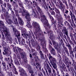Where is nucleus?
Listing matches in <instances>:
<instances>
[{
  "mask_svg": "<svg viewBox=\"0 0 76 76\" xmlns=\"http://www.w3.org/2000/svg\"><path fill=\"white\" fill-rule=\"evenodd\" d=\"M29 3L31 5H33L34 7H35L37 8V10L39 12V14L40 15L41 18V21L42 22V23L43 24L45 28V29L47 31V32H53V31L50 30L51 28V26L49 24L48 22V20L46 18V17L44 15L43 12L41 9L38 6L37 3L35 2V1H32V2L29 1Z\"/></svg>",
  "mask_w": 76,
  "mask_h": 76,
  "instance_id": "obj_1",
  "label": "nucleus"
},
{
  "mask_svg": "<svg viewBox=\"0 0 76 76\" xmlns=\"http://www.w3.org/2000/svg\"><path fill=\"white\" fill-rule=\"evenodd\" d=\"M17 48L20 54L21 58L23 60V62H22L21 61V59L20 58L19 59V61L20 62V64L25 67H27L30 73H31V76H37V71H36L35 73L32 70V69H31V66L28 64L26 53L24 52H22L23 51V49L18 47H17Z\"/></svg>",
  "mask_w": 76,
  "mask_h": 76,
  "instance_id": "obj_2",
  "label": "nucleus"
},
{
  "mask_svg": "<svg viewBox=\"0 0 76 76\" xmlns=\"http://www.w3.org/2000/svg\"><path fill=\"white\" fill-rule=\"evenodd\" d=\"M32 25L35 29L34 34L36 37H42L44 36V32L41 30L40 26L38 23L34 21L32 23Z\"/></svg>",
  "mask_w": 76,
  "mask_h": 76,
  "instance_id": "obj_3",
  "label": "nucleus"
},
{
  "mask_svg": "<svg viewBox=\"0 0 76 76\" xmlns=\"http://www.w3.org/2000/svg\"><path fill=\"white\" fill-rule=\"evenodd\" d=\"M11 26H12L13 28V31L14 33V34L15 36L17 37L18 38V41L19 42V44L20 45H21L22 46H23L24 47H25V40L24 39H23V41L20 42V32L18 30L16 29V28H14V26H13L12 25Z\"/></svg>",
  "mask_w": 76,
  "mask_h": 76,
  "instance_id": "obj_4",
  "label": "nucleus"
},
{
  "mask_svg": "<svg viewBox=\"0 0 76 76\" xmlns=\"http://www.w3.org/2000/svg\"><path fill=\"white\" fill-rule=\"evenodd\" d=\"M2 45L4 48L5 50L3 52L4 55H5L6 56H10L11 55V52L10 50V48H9V45H8L6 43L4 42H2Z\"/></svg>",
  "mask_w": 76,
  "mask_h": 76,
  "instance_id": "obj_5",
  "label": "nucleus"
},
{
  "mask_svg": "<svg viewBox=\"0 0 76 76\" xmlns=\"http://www.w3.org/2000/svg\"><path fill=\"white\" fill-rule=\"evenodd\" d=\"M2 28H1V26L0 27L1 32L2 35L4 34H3V31H1V30H2V31H3L4 34H5V35L6 39H7V41H8V42L9 43H10V44H12V41H13V39H12V38L11 37L10 33V32H9V31L7 30V28H6L7 32L6 34H5L4 32V31H3V30H2Z\"/></svg>",
  "mask_w": 76,
  "mask_h": 76,
  "instance_id": "obj_6",
  "label": "nucleus"
},
{
  "mask_svg": "<svg viewBox=\"0 0 76 76\" xmlns=\"http://www.w3.org/2000/svg\"><path fill=\"white\" fill-rule=\"evenodd\" d=\"M11 61V64H9V66L10 67H9V66L8 65H7V69L9 70H12V72L15 75H18V71L16 70V68L15 67V66H14V65L12 63V61H13V60H12V59L11 58L10 59Z\"/></svg>",
  "mask_w": 76,
  "mask_h": 76,
  "instance_id": "obj_7",
  "label": "nucleus"
},
{
  "mask_svg": "<svg viewBox=\"0 0 76 76\" xmlns=\"http://www.w3.org/2000/svg\"><path fill=\"white\" fill-rule=\"evenodd\" d=\"M57 14L56 15V18L58 19V23H60L62 25V23H63V18L61 16V15H60V11L59 10L57 9V8L55 7L54 8Z\"/></svg>",
  "mask_w": 76,
  "mask_h": 76,
  "instance_id": "obj_8",
  "label": "nucleus"
},
{
  "mask_svg": "<svg viewBox=\"0 0 76 76\" xmlns=\"http://www.w3.org/2000/svg\"><path fill=\"white\" fill-rule=\"evenodd\" d=\"M18 3L20 7L22 8V9L21 8L20 9L19 13H22V15L23 16H24L25 15H26V13L27 12L29 13L27 10H26L25 9H24V8H23V3L21 2V1H18Z\"/></svg>",
  "mask_w": 76,
  "mask_h": 76,
  "instance_id": "obj_9",
  "label": "nucleus"
},
{
  "mask_svg": "<svg viewBox=\"0 0 76 76\" xmlns=\"http://www.w3.org/2000/svg\"><path fill=\"white\" fill-rule=\"evenodd\" d=\"M25 18L27 22L26 26L28 28H31V24L30 22V20H31V17H30V14L29 13H28L27 12L26 13V14H25Z\"/></svg>",
  "mask_w": 76,
  "mask_h": 76,
  "instance_id": "obj_10",
  "label": "nucleus"
},
{
  "mask_svg": "<svg viewBox=\"0 0 76 76\" xmlns=\"http://www.w3.org/2000/svg\"><path fill=\"white\" fill-rule=\"evenodd\" d=\"M4 15L5 16V20L7 24L8 25H12L13 22L12 21V20L10 18V17L9 15L6 14H5L4 13Z\"/></svg>",
  "mask_w": 76,
  "mask_h": 76,
  "instance_id": "obj_11",
  "label": "nucleus"
},
{
  "mask_svg": "<svg viewBox=\"0 0 76 76\" xmlns=\"http://www.w3.org/2000/svg\"><path fill=\"white\" fill-rule=\"evenodd\" d=\"M42 7H44V9L45 10H46V11L47 12V13L49 16L52 22H53L54 21V18H53V17L51 15V14L49 12V11H48L49 9L48 8V6H46V7L44 5H42Z\"/></svg>",
  "mask_w": 76,
  "mask_h": 76,
  "instance_id": "obj_12",
  "label": "nucleus"
},
{
  "mask_svg": "<svg viewBox=\"0 0 76 76\" xmlns=\"http://www.w3.org/2000/svg\"><path fill=\"white\" fill-rule=\"evenodd\" d=\"M11 10V11L12 15H13L12 19L14 20V24L16 25V26H17L18 27H19V23H18V20H17V18H16L15 16L14 12H13L12 10Z\"/></svg>",
  "mask_w": 76,
  "mask_h": 76,
  "instance_id": "obj_13",
  "label": "nucleus"
},
{
  "mask_svg": "<svg viewBox=\"0 0 76 76\" xmlns=\"http://www.w3.org/2000/svg\"><path fill=\"white\" fill-rule=\"evenodd\" d=\"M1 27V28H2V30L4 31V33L6 34H7V29H6V27L4 25V23L3 21H0V27Z\"/></svg>",
  "mask_w": 76,
  "mask_h": 76,
  "instance_id": "obj_14",
  "label": "nucleus"
},
{
  "mask_svg": "<svg viewBox=\"0 0 76 76\" xmlns=\"http://www.w3.org/2000/svg\"><path fill=\"white\" fill-rule=\"evenodd\" d=\"M14 5V10H15V15L16 16H19V14H18V11L16 10L18 7V5L16 3V2H13Z\"/></svg>",
  "mask_w": 76,
  "mask_h": 76,
  "instance_id": "obj_15",
  "label": "nucleus"
},
{
  "mask_svg": "<svg viewBox=\"0 0 76 76\" xmlns=\"http://www.w3.org/2000/svg\"><path fill=\"white\" fill-rule=\"evenodd\" d=\"M41 42L42 43H40L41 45H42V48H43V50L44 52L45 53H46L48 51L47 50V48L45 47V45H46V44H45V43L44 42V40L43 41L42 40H41Z\"/></svg>",
  "mask_w": 76,
  "mask_h": 76,
  "instance_id": "obj_16",
  "label": "nucleus"
},
{
  "mask_svg": "<svg viewBox=\"0 0 76 76\" xmlns=\"http://www.w3.org/2000/svg\"><path fill=\"white\" fill-rule=\"evenodd\" d=\"M52 41L53 45H54L55 48L56 50H58V48H60V45H61L60 43H58L57 42H56L55 41L53 40H52Z\"/></svg>",
  "mask_w": 76,
  "mask_h": 76,
  "instance_id": "obj_17",
  "label": "nucleus"
},
{
  "mask_svg": "<svg viewBox=\"0 0 76 76\" xmlns=\"http://www.w3.org/2000/svg\"><path fill=\"white\" fill-rule=\"evenodd\" d=\"M34 60H35V62L36 63V65H37V67H38L39 69H41V65L39 63V59L38 57H36L35 58H34Z\"/></svg>",
  "mask_w": 76,
  "mask_h": 76,
  "instance_id": "obj_18",
  "label": "nucleus"
},
{
  "mask_svg": "<svg viewBox=\"0 0 76 76\" xmlns=\"http://www.w3.org/2000/svg\"><path fill=\"white\" fill-rule=\"evenodd\" d=\"M49 58L50 60V63L51 64H54L56 63V59L49 55Z\"/></svg>",
  "mask_w": 76,
  "mask_h": 76,
  "instance_id": "obj_19",
  "label": "nucleus"
},
{
  "mask_svg": "<svg viewBox=\"0 0 76 76\" xmlns=\"http://www.w3.org/2000/svg\"><path fill=\"white\" fill-rule=\"evenodd\" d=\"M48 70V72L49 73V74H48V71H47V70H46V73L48 76H54L53 75V73H52L51 72V69L50 68H48V69H47Z\"/></svg>",
  "mask_w": 76,
  "mask_h": 76,
  "instance_id": "obj_20",
  "label": "nucleus"
},
{
  "mask_svg": "<svg viewBox=\"0 0 76 76\" xmlns=\"http://www.w3.org/2000/svg\"><path fill=\"white\" fill-rule=\"evenodd\" d=\"M18 17V22H19V24H20V25L21 26H22L24 24V23H23V21H22L21 18H20L19 17V15H18V16H16Z\"/></svg>",
  "mask_w": 76,
  "mask_h": 76,
  "instance_id": "obj_21",
  "label": "nucleus"
},
{
  "mask_svg": "<svg viewBox=\"0 0 76 76\" xmlns=\"http://www.w3.org/2000/svg\"><path fill=\"white\" fill-rule=\"evenodd\" d=\"M19 29H20L21 30L22 33H23L22 34V36H23V35H25V33L26 32V29L25 28H23V27H20V28H19Z\"/></svg>",
  "mask_w": 76,
  "mask_h": 76,
  "instance_id": "obj_22",
  "label": "nucleus"
},
{
  "mask_svg": "<svg viewBox=\"0 0 76 76\" xmlns=\"http://www.w3.org/2000/svg\"><path fill=\"white\" fill-rule=\"evenodd\" d=\"M33 9V8H32V9L33 11V15H34V16L35 18H38V19H40V17H39V15H36V13L35 12V11H36V10H34V9Z\"/></svg>",
  "mask_w": 76,
  "mask_h": 76,
  "instance_id": "obj_23",
  "label": "nucleus"
},
{
  "mask_svg": "<svg viewBox=\"0 0 76 76\" xmlns=\"http://www.w3.org/2000/svg\"><path fill=\"white\" fill-rule=\"evenodd\" d=\"M31 52L33 53L32 54L33 56L34 57L33 58L34 59V58H35L36 57H38L37 56H37V53H36V51L34 50V49H31Z\"/></svg>",
  "mask_w": 76,
  "mask_h": 76,
  "instance_id": "obj_24",
  "label": "nucleus"
},
{
  "mask_svg": "<svg viewBox=\"0 0 76 76\" xmlns=\"http://www.w3.org/2000/svg\"><path fill=\"white\" fill-rule=\"evenodd\" d=\"M26 5L27 7H28V9H30L31 8V5H30V4L28 3V0H25V3H24Z\"/></svg>",
  "mask_w": 76,
  "mask_h": 76,
  "instance_id": "obj_25",
  "label": "nucleus"
},
{
  "mask_svg": "<svg viewBox=\"0 0 76 76\" xmlns=\"http://www.w3.org/2000/svg\"><path fill=\"white\" fill-rule=\"evenodd\" d=\"M62 31L64 34H66L68 33V30H67V28L65 27H63V29L62 30Z\"/></svg>",
  "mask_w": 76,
  "mask_h": 76,
  "instance_id": "obj_26",
  "label": "nucleus"
},
{
  "mask_svg": "<svg viewBox=\"0 0 76 76\" xmlns=\"http://www.w3.org/2000/svg\"><path fill=\"white\" fill-rule=\"evenodd\" d=\"M31 64H32V65L35 66L36 69H38V68L37 67V66L36 65H35V61L34 60V59H31Z\"/></svg>",
  "mask_w": 76,
  "mask_h": 76,
  "instance_id": "obj_27",
  "label": "nucleus"
},
{
  "mask_svg": "<svg viewBox=\"0 0 76 76\" xmlns=\"http://www.w3.org/2000/svg\"><path fill=\"white\" fill-rule=\"evenodd\" d=\"M64 9H65V6L64 4H61V7H60V9L62 11V12H64Z\"/></svg>",
  "mask_w": 76,
  "mask_h": 76,
  "instance_id": "obj_28",
  "label": "nucleus"
},
{
  "mask_svg": "<svg viewBox=\"0 0 76 76\" xmlns=\"http://www.w3.org/2000/svg\"><path fill=\"white\" fill-rule=\"evenodd\" d=\"M65 45L67 47L69 50H71L72 49V46L70 45L69 42H68L67 43L66 42H65Z\"/></svg>",
  "mask_w": 76,
  "mask_h": 76,
  "instance_id": "obj_29",
  "label": "nucleus"
},
{
  "mask_svg": "<svg viewBox=\"0 0 76 76\" xmlns=\"http://www.w3.org/2000/svg\"><path fill=\"white\" fill-rule=\"evenodd\" d=\"M60 48H58V50H57L58 53H59L60 54H64L65 52H64V50L62 49L61 50H60Z\"/></svg>",
  "mask_w": 76,
  "mask_h": 76,
  "instance_id": "obj_30",
  "label": "nucleus"
},
{
  "mask_svg": "<svg viewBox=\"0 0 76 76\" xmlns=\"http://www.w3.org/2000/svg\"><path fill=\"white\" fill-rule=\"evenodd\" d=\"M20 76H27L26 72H20Z\"/></svg>",
  "mask_w": 76,
  "mask_h": 76,
  "instance_id": "obj_31",
  "label": "nucleus"
},
{
  "mask_svg": "<svg viewBox=\"0 0 76 76\" xmlns=\"http://www.w3.org/2000/svg\"><path fill=\"white\" fill-rule=\"evenodd\" d=\"M39 53L40 55V57L41 58V59L42 60H44V54L42 53V52L41 51H39Z\"/></svg>",
  "mask_w": 76,
  "mask_h": 76,
  "instance_id": "obj_32",
  "label": "nucleus"
},
{
  "mask_svg": "<svg viewBox=\"0 0 76 76\" xmlns=\"http://www.w3.org/2000/svg\"><path fill=\"white\" fill-rule=\"evenodd\" d=\"M50 53H51L52 54H53L54 56H56V51H55V50H54L53 48H52L50 50Z\"/></svg>",
  "mask_w": 76,
  "mask_h": 76,
  "instance_id": "obj_33",
  "label": "nucleus"
},
{
  "mask_svg": "<svg viewBox=\"0 0 76 76\" xmlns=\"http://www.w3.org/2000/svg\"><path fill=\"white\" fill-rule=\"evenodd\" d=\"M69 58L67 57H66L65 58V59L64 60V63L66 64L67 63L69 62Z\"/></svg>",
  "mask_w": 76,
  "mask_h": 76,
  "instance_id": "obj_34",
  "label": "nucleus"
},
{
  "mask_svg": "<svg viewBox=\"0 0 76 76\" xmlns=\"http://www.w3.org/2000/svg\"><path fill=\"white\" fill-rule=\"evenodd\" d=\"M70 16H71V20H72V24H73L74 26L75 27H76V24H75V23L74 22V20H73V15L72 16V15H70Z\"/></svg>",
  "mask_w": 76,
  "mask_h": 76,
  "instance_id": "obj_35",
  "label": "nucleus"
},
{
  "mask_svg": "<svg viewBox=\"0 0 76 76\" xmlns=\"http://www.w3.org/2000/svg\"><path fill=\"white\" fill-rule=\"evenodd\" d=\"M68 22H69L71 26H72L73 28H74V27H75V26H74V25H73V23H72V20H71L70 18L68 19Z\"/></svg>",
  "mask_w": 76,
  "mask_h": 76,
  "instance_id": "obj_36",
  "label": "nucleus"
},
{
  "mask_svg": "<svg viewBox=\"0 0 76 76\" xmlns=\"http://www.w3.org/2000/svg\"><path fill=\"white\" fill-rule=\"evenodd\" d=\"M44 68L45 69H46V68L47 69L50 68V66H49V65L48 64H44Z\"/></svg>",
  "mask_w": 76,
  "mask_h": 76,
  "instance_id": "obj_37",
  "label": "nucleus"
},
{
  "mask_svg": "<svg viewBox=\"0 0 76 76\" xmlns=\"http://www.w3.org/2000/svg\"><path fill=\"white\" fill-rule=\"evenodd\" d=\"M60 69L62 70L63 69V71H64V72H67V70L66 67H63L62 68V66H60Z\"/></svg>",
  "mask_w": 76,
  "mask_h": 76,
  "instance_id": "obj_38",
  "label": "nucleus"
},
{
  "mask_svg": "<svg viewBox=\"0 0 76 76\" xmlns=\"http://www.w3.org/2000/svg\"><path fill=\"white\" fill-rule=\"evenodd\" d=\"M60 36L61 37H63L64 38H65V39H67V37H66V36L65 35V34L64 35V36H63V34L62 33H61L60 34Z\"/></svg>",
  "mask_w": 76,
  "mask_h": 76,
  "instance_id": "obj_39",
  "label": "nucleus"
},
{
  "mask_svg": "<svg viewBox=\"0 0 76 76\" xmlns=\"http://www.w3.org/2000/svg\"><path fill=\"white\" fill-rule=\"evenodd\" d=\"M14 62L15 65L17 66H19L20 65V64H19V62L17 60H16Z\"/></svg>",
  "mask_w": 76,
  "mask_h": 76,
  "instance_id": "obj_40",
  "label": "nucleus"
},
{
  "mask_svg": "<svg viewBox=\"0 0 76 76\" xmlns=\"http://www.w3.org/2000/svg\"><path fill=\"white\" fill-rule=\"evenodd\" d=\"M36 49L37 51H41V47L39 45H37L36 47Z\"/></svg>",
  "mask_w": 76,
  "mask_h": 76,
  "instance_id": "obj_41",
  "label": "nucleus"
},
{
  "mask_svg": "<svg viewBox=\"0 0 76 76\" xmlns=\"http://www.w3.org/2000/svg\"><path fill=\"white\" fill-rule=\"evenodd\" d=\"M50 12L51 13L52 15H53V16H54L55 18H56V16H55V12H54V11H53V10L50 11Z\"/></svg>",
  "mask_w": 76,
  "mask_h": 76,
  "instance_id": "obj_42",
  "label": "nucleus"
},
{
  "mask_svg": "<svg viewBox=\"0 0 76 76\" xmlns=\"http://www.w3.org/2000/svg\"><path fill=\"white\" fill-rule=\"evenodd\" d=\"M4 60H6V61H7V63H8V65L9 64V63H10V58H5V59H4Z\"/></svg>",
  "mask_w": 76,
  "mask_h": 76,
  "instance_id": "obj_43",
  "label": "nucleus"
},
{
  "mask_svg": "<svg viewBox=\"0 0 76 76\" xmlns=\"http://www.w3.org/2000/svg\"><path fill=\"white\" fill-rule=\"evenodd\" d=\"M42 1L43 3L42 4V6H45V7H46V2H45V0H42Z\"/></svg>",
  "mask_w": 76,
  "mask_h": 76,
  "instance_id": "obj_44",
  "label": "nucleus"
},
{
  "mask_svg": "<svg viewBox=\"0 0 76 76\" xmlns=\"http://www.w3.org/2000/svg\"><path fill=\"white\" fill-rule=\"evenodd\" d=\"M7 6H8V7L10 9V10H12V8H11V5L9 3H7Z\"/></svg>",
  "mask_w": 76,
  "mask_h": 76,
  "instance_id": "obj_45",
  "label": "nucleus"
},
{
  "mask_svg": "<svg viewBox=\"0 0 76 76\" xmlns=\"http://www.w3.org/2000/svg\"><path fill=\"white\" fill-rule=\"evenodd\" d=\"M1 7H2L3 12L6 13V10H5V8L3 7V5H1Z\"/></svg>",
  "mask_w": 76,
  "mask_h": 76,
  "instance_id": "obj_46",
  "label": "nucleus"
},
{
  "mask_svg": "<svg viewBox=\"0 0 76 76\" xmlns=\"http://www.w3.org/2000/svg\"><path fill=\"white\" fill-rule=\"evenodd\" d=\"M28 32H29V34H27L26 35H27V36L29 38H31V32H30V31H28Z\"/></svg>",
  "mask_w": 76,
  "mask_h": 76,
  "instance_id": "obj_47",
  "label": "nucleus"
},
{
  "mask_svg": "<svg viewBox=\"0 0 76 76\" xmlns=\"http://www.w3.org/2000/svg\"><path fill=\"white\" fill-rule=\"evenodd\" d=\"M52 65H53V67L54 69H56L57 68V65H56V64H55V63L54 64H51Z\"/></svg>",
  "mask_w": 76,
  "mask_h": 76,
  "instance_id": "obj_48",
  "label": "nucleus"
},
{
  "mask_svg": "<svg viewBox=\"0 0 76 76\" xmlns=\"http://www.w3.org/2000/svg\"><path fill=\"white\" fill-rule=\"evenodd\" d=\"M53 24H55V25L53 27L55 29H56V21H55L54 22H53Z\"/></svg>",
  "mask_w": 76,
  "mask_h": 76,
  "instance_id": "obj_49",
  "label": "nucleus"
},
{
  "mask_svg": "<svg viewBox=\"0 0 76 76\" xmlns=\"http://www.w3.org/2000/svg\"><path fill=\"white\" fill-rule=\"evenodd\" d=\"M52 70L53 73L54 75V76L56 75V71H55V69H53V68H52Z\"/></svg>",
  "mask_w": 76,
  "mask_h": 76,
  "instance_id": "obj_50",
  "label": "nucleus"
},
{
  "mask_svg": "<svg viewBox=\"0 0 76 76\" xmlns=\"http://www.w3.org/2000/svg\"><path fill=\"white\" fill-rule=\"evenodd\" d=\"M8 75L9 76H13L12 72H9L8 73Z\"/></svg>",
  "mask_w": 76,
  "mask_h": 76,
  "instance_id": "obj_51",
  "label": "nucleus"
},
{
  "mask_svg": "<svg viewBox=\"0 0 76 76\" xmlns=\"http://www.w3.org/2000/svg\"><path fill=\"white\" fill-rule=\"evenodd\" d=\"M68 64V66H71V65H72V62L69 61L67 62V64Z\"/></svg>",
  "mask_w": 76,
  "mask_h": 76,
  "instance_id": "obj_52",
  "label": "nucleus"
},
{
  "mask_svg": "<svg viewBox=\"0 0 76 76\" xmlns=\"http://www.w3.org/2000/svg\"><path fill=\"white\" fill-rule=\"evenodd\" d=\"M57 56L60 60V61H59V63H60V61H61V56L59 54H58Z\"/></svg>",
  "mask_w": 76,
  "mask_h": 76,
  "instance_id": "obj_53",
  "label": "nucleus"
},
{
  "mask_svg": "<svg viewBox=\"0 0 76 76\" xmlns=\"http://www.w3.org/2000/svg\"><path fill=\"white\" fill-rule=\"evenodd\" d=\"M2 64H3V66L4 67V69H6V63H5V62H3L2 63Z\"/></svg>",
  "mask_w": 76,
  "mask_h": 76,
  "instance_id": "obj_54",
  "label": "nucleus"
},
{
  "mask_svg": "<svg viewBox=\"0 0 76 76\" xmlns=\"http://www.w3.org/2000/svg\"><path fill=\"white\" fill-rule=\"evenodd\" d=\"M70 58H71V59H73V57H74V54L73 53H72V54H70Z\"/></svg>",
  "mask_w": 76,
  "mask_h": 76,
  "instance_id": "obj_55",
  "label": "nucleus"
},
{
  "mask_svg": "<svg viewBox=\"0 0 76 76\" xmlns=\"http://www.w3.org/2000/svg\"><path fill=\"white\" fill-rule=\"evenodd\" d=\"M65 35H66V36H67V38L68 39V40H70V37L69 36V35H68V33H67L66 34H65Z\"/></svg>",
  "mask_w": 76,
  "mask_h": 76,
  "instance_id": "obj_56",
  "label": "nucleus"
},
{
  "mask_svg": "<svg viewBox=\"0 0 76 76\" xmlns=\"http://www.w3.org/2000/svg\"><path fill=\"white\" fill-rule=\"evenodd\" d=\"M58 23L59 24H58V26H57L58 28H60V27H61V25H60H60H62L63 26V22H62V24H61L60 23H58Z\"/></svg>",
  "mask_w": 76,
  "mask_h": 76,
  "instance_id": "obj_57",
  "label": "nucleus"
},
{
  "mask_svg": "<svg viewBox=\"0 0 76 76\" xmlns=\"http://www.w3.org/2000/svg\"><path fill=\"white\" fill-rule=\"evenodd\" d=\"M66 22L67 25V26H68L69 27H70L71 26L70 25V24L68 22L66 21Z\"/></svg>",
  "mask_w": 76,
  "mask_h": 76,
  "instance_id": "obj_58",
  "label": "nucleus"
},
{
  "mask_svg": "<svg viewBox=\"0 0 76 76\" xmlns=\"http://www.w3.org/2000/svg\"><path fill=\"white\" fill-rule=\"evenodd\" d=\"M64 15L65 17V18L66 20H67V14L64 13Z\"/></svg>",
  "mask_w": 76,
  "mask_h": 76,
  "instance_id": "obj_59",
  "label": "nucleus"
},
{
  "mask_svg": "<svg viewBox=\"0 0 76 76\" xmlns=\"http://www.w3.org/2000/svg\"><path fill=\"white\" fill-rule=\"evenodd\" d=\"M65 51L67 55H68V56H69V52H68V50H65Z\"/></svg>",
  "mask_w": 76,
  "mask_h": 76,
  "instance_id": "obj_60",
  "label": "nucleus"
},
{
  "mask_svg": "<svg viewBox=\"0 0 76 76\" xmlns=\"http://www.w3.org/2000/svg\"><path fill=\"white\" fill-rule=\"evenodd\" d=\"M14 51L15 52V53H16V54H18V50H14Z\"/></svg>",
  "mask_w": 76,
  "mask_h": 76,
  "instance_id": "obj_61",
  "label": "nucleus"
},
{
  "mask_svg": "<svg viewBox=\"0 0 76 76\" xmlns=\"http://www.w3.org/2000/svg\"><path fill=\"white\" fill-rule=\"evenodd\" d=\"M65 13H66V14H67V13H69V10H65Z\"/></svg>",
  "mask_w": 76,
  "mask_h": 76,
  "instance_id": "obj_62",
  "label": "nucleus"
},
{
  "mask_svg": "<svg viewBox=\"0 0 76 76\" xmlns=\"http://www.w3.org/2000/svg\"><path fill=\"white\" fill-rule=\"evenodd\" d=\"M63 48L64 50L65 51H66V50H67V48L66 47H65V46H63Z\"/></svg>",
  "mask_w": 76,
  "mask_h": 76,
  "instance_id": "obj_63",
  "label": "nucleus"
},
{
  "mask_svg": "<svg viewBox=\"0 0 76 76\" xmlns=\"http://www.w3.org/2000/svg\"><path fill=\"white\" fill-rule=\"evenodd\" d=\"M38 76H44V75H43V74L42 73H41L40 74H38Z\"/></svg>",
  "mask_w": 76,
  "mask_h": 76,
  "instance_id": "obj_64",
  "label": "nucleus"
}]
</instances>
